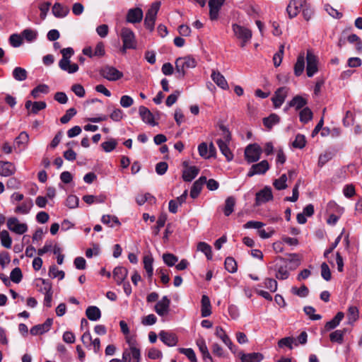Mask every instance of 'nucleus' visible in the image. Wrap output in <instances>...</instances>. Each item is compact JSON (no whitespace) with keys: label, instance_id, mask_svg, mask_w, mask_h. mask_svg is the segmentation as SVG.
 <instances>
[{"label":"nucleus","instance_id":"58836bf2","mask_svg":"<svg viewBox=\"0 0 362 362\" xmlns=\"http://www.w3.org/2000/svg\"><path fill=\"white\" fill-rule=\"evenodd\" d=\"M187 67L185 66L181 59L177 58L175 61V76L177 78L182 79L185 77Z\"/></svg>","mask_w":362,"mask_h":362},{"label":"nucleus","instance_id":"9b49d317","mask_svg":"<svg viewBox=\"0 0 362 362\" xmlns=\"http://www.w3.org/2000/svg\"><path fill=\"white\" fill-rule=\"evenodd\" d=\"M289 88L284 86L278 88L275 93L274 96L272 98L274 106L276 108L280 107L281 105L284 103L285 99L286 98L288 93Z\"/></svg>","mask_w":362,"mask_h":362},{"label":"nucleus","instance_id":"7ed1b4c3","mask_svg":"<svg viewBox=\"0 0 362 362\" xmlns=\"http://www.w3.org/2000/svg\"><path fill=\"white\" fill-rule=\"evenodd\" d=\"M122 40V52H125L127 49H136V41L134 32L128 28H122L120 34Z\"/></svg>","mask_w":362,"mask_h":362},{"label":"nucleus","instance_id":"9d476101","mask_svg":"<svg viewBox=\"0 0 362 362\" xmlns=\"http://www.w3.org/2000/svg\"><path fill=\"white\" fill-rule=\"evenodd\" d=\"M306 0H291L286 7V11L290 18L296 17L303 9Z\"/></svg>","mask_w":362,"mask_h":362},{"label":"nucleus","instance_id":"052dcab7","mask_svg":"<svg viewBox=\"0 0 362 362\" xmlns=\"http://www.w3.org/2000/svg\"><path fill=\"white\" fill-rule=\"evenodd\" d=\"M22 37L28 42H33L37 38V32L32 29H25L21 33Z\"/></svg>","mask_w":362,"mask_h":362},{"label":"nucleus","instance_id":"c9c22d12","mask_svg":"<svg viewBox=\"0 0 362 362\" xmlns=\"http://www.w3.org/2000/svg\"><path fill=\"white\" fill-rule=\"evenodd\" d=\"M344 317V313L338 312L332 320L326 323L325 329L327 330H331L336 328L343 320Z\"/></svg>","mask_w":362,"mask_h":362},{"label":"nucleus","instance_id":"f704fd0d","mask_svg":"<svg viewBox=\"0 0 362 362\" xmlns=\"http://www.w3.org/2000/svg\"><path fill=\"white\" fill-rule=\"evenodd\" d=\"M307 104V100L302 96L296 95L288 103V107H293L296 110L302 109Z\"/></svg>","mask_w":362,"mask_h":362},{"label":"nucleus","instance_id":"e433bc0d","mask_svg":"<svg viewBox=\"0 0 362 362\" xmlns=\"http://www.w3.org/2000/svg\"><path fill=\"white\" fill-rule=\"evenodd\" d=\"M235 202V199L233 197H228L226 198L223 208V213L226 216H229L234 211Z\"/></svg>","mask_w":362,"mask_h":362},{"label":"nucleus","instance_id":"de8ad7c7","mask_svg":"<svg viewBox=\"0 0 362 362\" xmlns=\"http://www.w3.org/2000/svg\"><path fill=\"white\" fill-rule=\"evenodd\" d=\"M279 117L275 114H272L269 117L264 118L263 124L265 127L271 129L274 124L279 123Z\"/></svg>","mask_w":362,"mask_h":362},{"label":"nucleus","instance_id":"e2e57ef3","mask_svg":"<svg viewBox=\"0 0 362 362\" xmlns=\"http://www.w3.org/2000/svg\"><path fill=\"white\" fill-rule=\"evenodd\" d=\"M291 291L293 294L297 295L299 297L304 298L308 295L309 290L306 286L303 285L299 288L293 287Z\"/></svg>","mask_w":362,"mask_h":362},{"label":"nucleus","instance_id":"6ab92c4d","mask_svg":"<svg viewBox=\"0 0 362 362\" xmlns=\"http://www.w3.org/2000/svg\"><path fill=\"white\" fill-rule=\"evenodd\" d=\"M196 344L198 346L199 350L202 355L203 360L206 362H214L204 338L201 337L198 339L196 341Z\"/></svg>","mask_w":362,"mask_h":362},{"label":"nucleus","instance_id":"3c124183","mask_svg":"<svg viewBox=\"0 0 362 362\" xmlns=\"http://www.w3.org/2000/svg\"><path fill=\"white\" fill-rule=\"evenodd\" d=\"M49 276L53 279L59 278L62 280L64 278L65 274L63 271L59 270L55 265H52L49 269Z\"/></svg>","mask_w":362,"mask_h":362},{"label":"nucleus","instance_id":"13d9d810","mask_svg":"<svg viewBox=\"0 0 362 362\" xmlns=\"http://www.w3.org/2000/svg\"><path fill=\"white\" fill-rule=\"evenodd\" d=\"M163 262L169 267L174 266L178 261L177 257L171 253H165L163 255Z\"/></svg>","mask_w":362,"mask_h":362},{"label":"nucleus","instance_id":"a211bd4d","mask_svg":"<svg viewBox=\"0 0 362 362\" xmlns=\"http://www.w3.org/2000/svg\"><path fill=\"white\" fill-rule=\"evenodd\" d=\"M16 168L15 165L9 161H0V175L4 177H9L16 173Z\"/></svg>","mask_w":362,"mask_h":362},{"label":"nucleus","instance_id":"a18cd8bd","mask_svg":"<svg viewBox=\"0 0 362 362\" xmlns=\"http://www.w3.org/2000/svg\"><path fill=\"white\" fill-rule=\"evenodd\" d=\"M197 250L204 253L208 259H212L211 247L209 244L204 242H200L197 245Z\"/></svg>","mask_w":362,"mask_h":362},{"label":"nucleus","instance_id":"09e8293b","mask_svg":"<svg viewBox=\"0 0 362 362\" xmlns=\"http://www.w3.org/2000/svg\"><path fill=\"white\" fill-rule=\"evenodd\" d=\"M225 268L230 273H234L237 271V263L234 258L228 257L225 259Z\"/></svg>","mask_w":362,"mask_h":362},{"label":"nucleus","instance_id":"5fc2aeb1","mask_svg":"<svg viewBox=\"0 0 362 362\" xmlns=\"http://www.w3.org/2000/svg\"><path fill=\"white\" fill-rule=\"evenodd\" d=\"M306 144V140L304 135L298 134L296 136L295 140L293 141L292 145L294 148H303L305 147Z\"/></svg>","mask_w":362,"mask_h":362},{"label":"nucleus","instance_id":"f8f14e48","mask_svg":"<svg viewBox=\"0 0 362 362\" xmlns=\"http://www.w3.org/2000/svg\"><path fill=\"white\" fill-rule=\"evenodd\" d=\"M273 194L272 189L269 187H265L262 190L256 193L255 205L260 206L270 200H272Z\"/></svg>","mask_w":362,"mask_h":362},{"label":"nucleus","instance_id":"2f4dec72","mask_svg":"<svg viewBox=\"0 0 362 362\" xmlns=\"http://www.w3.org/2000/svg\"><path fill=\"white\" fill-rule=\"evenodd\" d=\"M143 262H144V269L148 275V278L151 279L152 276H153V258L151 254L149 253V254L144 255Z\"/></svg>","mask_w":362,"mask_h":362},{"label":"nucleus","instance_id":"0eeeda50","mask_svg":"<svg viewBox=\"0 0 362 362\" xmlns=\"http://www.w3.org/2000/svg\"><path fill=\"white\" fill-rule=\"evenodd\" d=\"M306 61H307V67H306L307 75L308 77H312L318 71L317 57L314 54V53L312 51L308 50L307 54H306Z\"/></svg>","mask_w":362,"mask_h":362},{"label":"nucleus","instance_id":"39448f33","mask_svg":"<svg viewBox=\"0 0 362 362\" xmlns=\"http://www.w3.org/2000/svg\"><path fill=\"white\" fill-rule=\"evenodd\" d=\"M262 149L257 144L248 145L245 150V160L251 163L257 161L261 156Z\"/></svg>","mask_w":362,"mask_h":362},{"label":"nucleus","instance_id":"5701e85b","mask_svg":"<svg viewBox=\"0 0 362 362\" xmlns=\"http://www.w3.org/2000/svg\"><path fill=\"white\" fill-rule=\"evenodd\" d=\"M199 168L196 166H187L182 171V177L185 182H191L199 174Z\"/></svg>","mask_w":362,"mask_h":362},{"label":"nucleus","instance_id":"6e6d98bb","mask_svg":"<svg viewBox=\"0 0 362 362\" xmlns=\"http://www.w3.org/2000/svg\"><path fill=\"white\" fill-rule=\"evenodd\" d=\"M296 339L293 337H284L280 339L278 342V346L280 348H283L284 346L288 347L290 349H293L292 344L296 342ZM295 345L297 346L298 344L295 343Z\"/></svg>","mask_w":362,"mask_h":362},{"label":"nucleus","instance_id":"6e6552de","mask_svg":"<svg viewBox=\"0 0 362 362\" xmlns=\"http://www.w3.org/2000/svg\"><path fill=\"white\" fill-rule=\"evenodd\" d=\"M7 227L11 231L18 235H22L28 230L27 224L20 223L18 219L16 217H11L8 218Z\"/></svg>","mask_w":362,"mask_h":362},{"label":"nucleus","instance_id":"20e7f679","mask_svg":"<svg viewBox=\"0 0 362 362\" xmlns=\"http://www.w3.org/2000/svg\"><path fill=\"white\" fill-rule=\"evenodd\" d=\"M232 29L235 36L241 41L240 46L244 47L252 38V31L238 24H233Z\"/></svg>","mask_w":362,"mask_h":362},{"label":"nucleus","instance_id":"4d7b16f0","mask_svg":"<svg viewBox=\"0 0 362 362\" xmlns=\"http://www.w3.org/2000/svg\"><path fill=\"white\" fill-rule=\"evenodd\" d=\"M117 145V141L114 139H110L108 141L102 143L101 146L105 152L109 153L113 151L116 148Z\"/></svg>","mask_w":362,"mask_h":362},{"label":"nucleus","instance_id":"473e14b6","mask_svg":"<svg viewBox=\"0 0 362 362\" xmlns=\"http://www.w3.org/2000/svg\"><path fill=\"white\" fill-rule=\"evenodd\" d=\"M263 356L260 353L243 354L240 356L241 362H260Z\"/></svg>","mask_w":362,"mask_h":362},{"label":"nucleus","instance_id":"72a5a7b5","mask_svg":"<svg viewBox=\"0 0 362 362\" xmlns=\"http://www.w3.org/2000/svg\"><path fill=\"white\" fill-rule=\"evenodd\" d=\"M87 317L91 321H97L101 317V312L96 306H89L86 310Z\"/></svg>","mask_w":362,"mask_h":362},{"label":"nucleus","instance_id":"423d86ee","mask_svg":"<svg viewBox=\"0 0 362 362\" xmlns=\"http://www.w3.org/2000/svg\"><path fill=\"white\" fill-rule=\"evenodd\" d=\"M141 358L140 347L127 348L122 353L124 362H140Z\"/></svg>","mask_w":362,"mask_h":362},{"label":"nucleus","instance_id":"864d4df0","mask_svg":"<svg viewBox=\"0 0 362 362\" xmlns=\"http://www.w3.org/2000/svg\"><path fill=\"white\" fill-rule=\"evenodd\" d=\"M179 352L185 354L191 362H197L196 354L191 348H180Z\"/></svg>","mask_w":362,"mask_h":362},{"label":"nucleus","instance_id":"ddd939ff","mask_svg":"<svg viewBox=\"0 0 362 362\" xmlns=\"http://www.w3.org/2000/svg\"><path fill=\"white\" fill-rule=\"evenodd\" d=\"M269 169V164L267 160H264L261 162L253 164L247 173L248 177H252L255 175L264 174Z\"/></svg>","mask_w":362,"mask_h":362},{"label":"nucleus","instance_id":"603ef678","mask_svg":"<svg viewBox=\"0 0 362 362\" xmlns=\"http://www.w3.org/2000/svg\"><path fill=\"white\" fill-rule=\"evenodd\" d=\"M284 52V45H281L279 46V51L276 54H274V55L273 57L274 65L276 67H278L280 66V64L282 62Z\"/></svg>","mask_w":362,"mask_h":362},{"label":"nucleus","instance_id":"ea45409f","mask_svg":"<svg viewBox=\"0 0 362 362\" xmlns=\"http://www.w3.org/2000/svg\"><path fill=\"white\" fill-rule=\"evenodd\" d=\"M346 332V329L335 330L329 334V339L331 341L341 344L344 341V336Z\"/></svg>","mask_w":362,"mask_h":362},{"label":"nucleus","instance_id":"cd10ccee","mask_svg":"<svg viewBox=\"0 0 362 362\" xmlns=\"http://www.w3.org/2000/svg\"><path fill=\"white\" fill-rule=\"evenodd\" d=\"M216 144L222 153V154L226 157L228 161L231 160L233 158V155L228 148L229 142L224 141L222 139H218L216 141Z\"/></svg>","mask_w":362,"mask_h":362},{"label":"nucleus","instance_id":"37998d69","mask_svg":"<svg viewBox=\"0 0 362 362\" xmlns=\"http://www.w3.org/2000/svg\"><path fill=\"white\" fill-rule=\"evenodd\" d=\"M288 180V177L286 174H283L281 175V177L278 179H276L273 185L274 187L278 190H282L287 188L286 182Z\"/></svg>","mask_w":362,"mask_h":362},{"label":"nucleus","instance_id":"393cba45","mask_svg":"<svg viewBox=\"0 0 362 362\" xmlns=\"http://www.w3.org/2000/svg\"><path fill=\"white\" fill-rule=\"evenodd\" d=\"M128 274L127 269L124 267H117L113 270V278L117 284H122Z\"/></svg>","mask_w":362,"mask_h":362},{"label":"nucleus","instance_id":"7c9ffc66","mask_svg":"<svg viewBox=\"0 0 362 362\" xmlns=\"http://www.w3.org/2000/svg\"><path fill=\"white\" fill-rule=\"evenodd\" d=\"M215 335L232 351L233 343L221 327H216Z\"/></svg>","mask_w":362,"mask_h":362},{"label":"nucleus","instance_id":"f3484780","mask_svg":"<svg viewBox=\"0 0 362 362\" xmlns=\"http://www.w3.org/2000/svg\"><path fill=\"white\" fill-rule=\"evenodd\" d=\"M143 18V11L140 8H131L127 14V21L131 23H136L141 21Z\"/></svg>","mask_w":362,"mask_h":362},{"label":"nucleus","instance_id":"4c0bfd02","mask_svg":"<svg viewBox=\"0 0 362 362\" xmlns=\"http://www.w3.org/2000/svg\"><path fill=\"white\" fill-rule=\"evenodd\" d=\"M305 69V56L304 54H300L298 58L297 61L294 65V74L296 76H300Z\"/></svg>","mask_w":362,"mask_h":362},{"label":"nucleus","instance_id":"774afa93","mask_svg":"<svg viewBox=\"0 0 362 362\" xmlns=\"http://www.w3.org/2000/svg\"><path fill=\"white\" fill-rule=\"evenodd\" d=\"M124 112L121 109L115 108L110 115V117L114 122H119L124 117Z\"/></svg>","mask_w":362,"mask_h":362},{"label":"nucleus","instance_id":"69168bd1","mask_svg":"<svg viewBox=\"0 0 362 362\" xmlns=\"http://www.w3.org/2000/svg\"><path fill=\"white\" fill-rule=\"evenodd\" d=\"M76 114V110L75 108L71 107L66 110L64 115H63L60 118V122L62 124H66L68 123L70 119Z\"/></svg>","mask_w":362,"mask_h":362},{"label":"nucleus","instance_id":"bb28decb","mask_svg":"<svg viewBox=\"0 0 362 362\" xmlns=\"http://www.w3.org/2000/svg\"><path fill=\"white\" fill-rule=\"evenodd\" d=\"M201 304L202 317H209L211 314V305L209 298L206 295H203L202 297Z\"/></svg>","mask_w":362,"mask_h":362},{"label":"nucleus","instance_id":"a878e982","mask_svg":"<svg viewBox=\"0 0 362 362\" xmlns=\"http://www.w3.org/2000/svg\"><path fill=\"white\" fill-rule=\"evenodd\" d=\"M211 77L213 81L221 88L226 90L229 88L225 77L219 71L213 70Z\"/></svg>","mask_w":362,"mask_h":362},{"label":"nucleus","instance_id":"2eb2a0df","mask_svg":"<svg viewBox=\"0 0 362 362\" xmlns=\"http://www.w3.org/2000/svg\"><path fill=\"white\" fill-rule=\"evenodd\" d=\"M53 320L52 318H47L44 323L33 326L30 329V334L35 336L42 334L50 329Z\"/></svg>","mask_w":362,"mask_h":362},{"label":"nucleus","instance_id":"c03bdc74","mask_svg":"<svg viewBox=\"0 0 362 362\" xmlns=\"http://www.w3.org/2000/svg\"><path fill=\"white\" fill-rule=\"evenodd\" d=\"M0 240L1 245L6 248H11L12 244V239L7 230H2L0 233Z\"/></svg>","mask_w":362,"mask_h":362},{"label":"nucleus","instance_id":"8fccbe9b","mask_svg":"<svg viewBox=\"0 0 362 362\" xmlns=\"http://www.w3.org/2000/svg\"><path fill=\"white\" fill-rule=\"evenodd\" d=\"M264 286L269 289L271 292H275L278 288V283L276 280L272 278H266L264 280Z\"/></svg>","mask_w":362,"mask_h":362},{"label":"nucleus","instance_id":"c85d7f7f","mask_svg":"<svg viewBox=\"0 0 362 362\" xmlns=\"http://www.w3.org/2000/svg\"><path fill=\"white\" fill-rule=\"evenodd\" d=\"M53 15L57 18H64L69 13L68 6H63L59 3H55L52 9Z\"/></svg>","mask_w":362,"mask_h":362},{"label":"nucleus","instance_id":"bf43d9fd","mask_svg":"<svg viewBox=\"0 0 362 362\" xmlns=\"http://www.w3.org/2000/svg\"><path fill=\"white\" fill-rule=\"evenodd\" d=\"M160 3L158 1H156V2L153 3L151 4L150 8L146 12V16L156 19L158 11L160 8Z\"/></svg>","mask_w":362,"mask_h":362},{"label":"nucleus","instance_id":"79ce46f5","mask_svg":"<svg viewBox=\"0 0 362 362\" xmlns=\"http://www.w3.org/2000/svg\"><path fill=\"white\" fill-rule=\"evenodd\" d=\"M27 71L21 67H16L13 71V77L18 81H23L27 78Z\"/></svg>","mask_w":362,"mask_h":362},{"label":"nucleus","instance_id":"412c9836","mask_svg":"<svg viewBox=\"0 0 362 362\" xmlns=\"http://www.w3.org/2000/svg\"><path fill=\"white\" fill-rule=\"evenodd\" d=\"M33 206V200L28 198L25 199L21 204H16L14 212L18 214H28Z\"/></svg>","mask_w":362,"mask_h":362},{"label":"nucleus","instance_id":"0e129e2a","mask_svg":"<svg viewBox=\"0 0 362 362\" xmlns=\"http://www.w3.org/2000/svg\"><path fill=\"white\" fill-rule=\"evenodd\" d=\"M22 272L20 268L16 267L14 268L10 274L11 280L14 283H19L22 279Z\"/></svg>","mask_w":362,"mask_h":362},{"label":"nucleus","instance_id":"4468645a","mask_svg":"<svg viewBox=\"0 0 362 362\" xmlns=\"http://www.w3.org/2000/svg\"><path fill=\"white\" fill-rule=\"evenodd\" d=\"M170 300L167 296H163L155 305L154 310L159 316H165L170 310Z\"/></svg>","mask_w":362,"mask_h":362},{"label":"nucleus","instance_id":"1a4fd4ad","mask_svg":"<svg viewBox=\"0 0 362 362\" xmlns=\"http://www.w3.org/2000/svg\"><path fill=\"white\" fill-rule=\"evenodd\" d=\"M100 74L103 78L110 81L119 80L123 76L122 72L110 66L103 67L100 71Z\"/></svg>","mask_w":362,"mask_h":362},{"label":"nucleus","instance_id":"49530a36","mask_svg":"<svg viewBox=\"0 0 362 362\" xmlns=\"http://www.w3.org/2000/svg\"><path fill=\"white\" fill-rule=\"evenodd\" d=\"M300 121L303 123H307L313 118V112L309 107H304L299 114Z\"/></svg>","mask_w":362,"mask_h":362},{"label":"nucleus","instance_id":"c756f323","mask_svg":"<svg viewBox=\"0 0 362 362\" xmlns=\"http://www.w3.org/2000/svg\"><path fill=\"white\" fill-rule=\"evenodd\" d=\"M35 286L38 288V291L42 293H45L52 290L51 282L42 278H38L35 280Z\"/></svg>","mask_w":362,"mask_h":362},{"label":"nucleus","instance_id":"dca6fc26","mask_svg":"<svg viewBox=\"0 0 362 362\" xmlns=\"http://www.w3.org/2000/svg\"><path fill=\"white\" fill-rule=\"evenodd\" d=\"M139 115L142 121L151 126H156L157 123L154 120V116L152 112L145 106H140L139 108Z\"/></svg>","mask_w":362,"mask_h":362},{"label":"nucleus","instance_id":"b1692460","mask_svg":"<svg viewBox=\"0 0 362 362\" xmlns=\"http://www.w3.org/2000/svg\"><path fill=\"white\" fill-rule=\"evenodd\" d=\"M206 182V177L204 176H201L197 180H196L191 188L190 190V197L192 199L197 198L200 194L203 185Z\"/></svg>","mask_w":362,"mask_h":362},{"label":"nucleus","instance_id":"a19ab883","mask_svg":"<svg viewBox=\"0 0 362 362\" xmlns=\"http://www.w3.org/2000/svg\"><path fill=\"white\" fill-rule=\"evenodd\" d=\"M358 317L359 311L358 308L354 305L349 306L347 313L348 323L353 324L358 319Z\"/></svg>","mask_w":362,"mask_h":362},{"label":"nucleus","instance_id":"338daca9","mask_svg":"<svg viewBox=\"0 0 362 362\" xmlns=\"http://www.w3.org/2000/svg\"><path fill=\"white\" fill-rule=\"evenodd\" d=\"M321 276L327 281H329L332 278L329 267L325 262L321 264Z\"/></svg>","mask_w":362,"mask_h":362},{"label":"nucleus","instance_id":"f257e3e1","mask_svg":"<svg viewBox=\"0 0 362 362\" xmlns=\"http://www.w3.org/2000/svg\"><path fill=\"white\" fill-rule=\"evenodd\" d=\"M61 53L62 54V58L59 62V68L69 74L76 73L78 70V66L74 63L71 64V61L69 59L74 53L73 48H64L61 50Z\"/></svg>","mask_w":362,"mask_h":362},{"label":"nucleus","instance_id":"f03ea898","mask_svg":"<svg viewBox=\"0 0 362 362\" xmlns=\"http://www.w3.org/2000/svg\"><path fill=\"white\" fill-rule=\"evenodd\" d=\"M269 272H275V277L279 280L287 279L289 276L288 269V259L279 257L276 259L274 266L269 267Z\"/></svg>","mask_w":362,"mask_h":362},{"label":"nucleus","instance_id":"4be33fe9","mask_svg":"<svg viewBox=\"0 0 362 362\" xmlns=\"http://www.w3.org/2000/svg\"><path fill=\"white\" fill-rule=\"evenodd\" d=\"M160 339L168 346H174L177 343V338L175 334L165 331H160L159 333Z\"/></svg>","mask_w":362,"mask_h":362},{"label":"nucleus","instance_id":"aec40b11","mask_svg":"<svg viewBox=\"0 0 362 362\" xmlns=\"http://www.w3.org/2000/svg\"><path fill=\"white\" fill-rule=\"evenodd\" d=\"M29 142V135L26 132H22L15 139L13 147L20 151L25 149Z\"/></svg>","mask_w":362,"mask_h":362},{"label":"nucleus","instance_id":"680f3d73","mask_svg":"<svg viewBox=\"0 0 362 362\" xmlns=\"http://www.w3.org/2000/svg\"><path fill=\"white\" fill-rule=\"evenodd\" d=\"M333 157V153L331 151H325L320 154L318 159V165L322 167L325 163L330 160Z\"/></svg>","mask_w":362,"mask_h":362}]
</instances>
